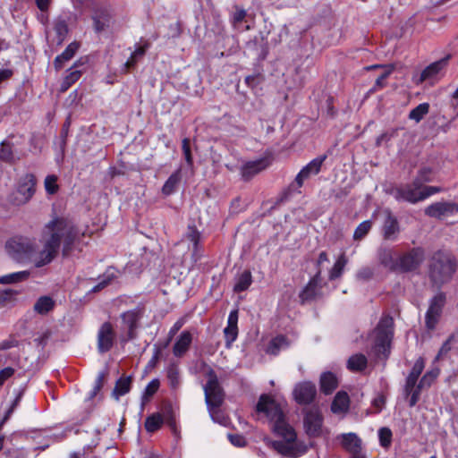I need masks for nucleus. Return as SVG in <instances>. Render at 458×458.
<instances>
[{"mask_svg":"<svg viewBox=\"0 0 458 458\" xmlns=\"http://www.w3.org/2000/svg\"><path fill=\"white\" fill-rule=\"evenodd\" d=\"M78 237L75 226L64 218H55L47 223L42 234L43 249L37 252L34 239L16 236L5 243L8 255L17 262L32 261L35 267H40L49 264L56 256L61 243L63 255L68 256L72 250Z\"/></svg>","mask_w":458,"mask_h":458,"instance_id":"f257e3e1","label":"nucleus"},{"mask_svg":"<svg viewBox=\"0 0 458 458\" xmlns=\"http://www.w3.org/2000/svg\"><path fill=\"white\" fill-rule=\"evenodd\" d=\"M256 411L264 413L272 423L273 431L282 440H275L271 443L272 447L284 456L296 458L305 453V448L296 443V433L294 429L285 421L284 415L279 404L267 395H261Z\"/></svg>","mask_w":458,"mask_h":458,"instance_id":"f03ea898","label":"nucleus"},{"mask_svg":"<svg viewBox=\"0 0 458 458\" xmlns=\"http://www.w3.org/2000/svg\"><path fill=\"white\" fill-rule=\"evenodd\" d=\"M456 269L455 263L448 252L438 250L433 254L429 263V278L440 286L448 282Z\"/></svg>","mask_w":458,"mask_h":458,"instance_id":"7ed1b4c3","label":"nucleus"},{"mask_svg":"<svg viewBox=\"0 0 458 458\" xmlns=\"http://www.w3.org/2000/svg\"><path fill=\"white\" fill-rule=\"evenodd\" d=\"M394 320L390 316H384L370 335L373 341L372 350L379 359H386L390 352V344L393 337Z\"/></svg>","mask_w":458,"mask_h":458,"instance_id":"20e7f679","label":"nucleus"},{"mask_svg":"<svg viewBox=\"0 0 458 458\" xmlns=\"http://www.w3.org/2000/svg\"><path fill=\"white\" fill-rule=\"evenodd\" d=\"M206 376L208 378L204 386L206 404L212 420L221 423L216 417L219 415V407L224 401V391L214 370L208 369Z\"/></svg>","mask_w":458,"mask_h":458,"instance_id":"39448f33","label":"nucleus"},{"mask_svg":"<svg viewBox=\"0 0 458 458\" xmlns=\"http://www.w3.org/2000/svg\"><path fill=\"white\" fill-rule=\"evenodd\" d=\"M36 178L32 174H27L22 176L8 199L9 202L15 206H21L26 204L35 193Z\"/></svg>","mask_w":458,"mask_h":458,"instance_id":"423d86ee","label":"nucleus"},{"mask_svg":"<svg viewBox=\"0 0 458 458\" xmlns=\"http://www.w3.org/2000/svg\"><path fill=\"white\" fill-rule=\"evenodd\" d=\"M389 194L398 202H408L416 204L421 200V189L415 185L412 181L411 183L399 184L389 191Z\"/></svg>","mask_w":458,"mask_h":458,"instance_id":"0eeeda50","label":"nucleus"},{"mask_svg":"<svg viewBox=\"0 0 458 458\" xmlns=\"http://www.w3.org/2000/svg\"><path fill=\"white\" fill-rule=\"evenodd\" d=\"M424 259V250L420 247L412 248L398 257V271H415L420 268Z\"/></svg>","mask_w":458,"mask_h":458,"instance_id":"6e6552de","label":"nucleus"},{"mask_svg":"<svg viewBox=\"0 0 458 458\" xmlns=\"http://www.w3.org/2000/svg\"><path fill=\"white\" fill-rule=\"evenodd\" d=\"M303 425L309 437H316L322 434L323 417L317 408H309L304 411Z\"/></svg>","mask_w":458,"mask_h":458,"instance_id":"1a4fd4ad","label":"nucleus"},{"mask_svg":"<svg viewBox=\"0 0 458 458\" xmlns=\"http://www.w3.org/2000/svg\"><path fill=\"white\" fill-rule=\"evenodd\" d=\"M445 302V295L443 293H438L431 299L425 317L426 327L428 329H435L440 318Z\"/></svg>","mask_w":458,"mask_h":458,"instance_id":"9d476101","label":"nucleus"},{"mask_svg":"<svg viewBox=\"0 0 458 458\" xmlns=\"http://www.w3.org/2000/svg\"><path fill=\"white\" fill-rule=\"evenodd\" d=\"M321 269L318 268L315 276L310 280L307 285L300 293L302 302L311 301L322 296Z\"/></svg>","mask_w":458,"mask_h":458,"instance_id":"9b49d317","label":"nucleus"},{"mask_svg":"<svg viewBox=\"0 0 458 458\" xmlns=\"http://www.w3.org/2000/svg\"><path fill=\"white\" fill-rule=\"evenodd\" d=\"M115 340V332L109 322L103 323L98 331V351L100 353L111 350Z\"/></svg>","mask_w":458,"mask_h":458,"instance_id":"f8f14e48","label":"nucleus"},{"mask_svg":"<svg viewBox=\"0 0 458 458\" xmlns=\"http://www.w3.org/2000/svg\"><path fill=\"white\" fill-rule=\"evenodd\" d=\"M142 317V312L139 309L125 311L121 314L122 329L127 332V338L125 341L132 340L136 337V329L138 323Z\"/></svg>","mask_w":458,"mask_h":458,"instance_id":"ddd939ff","label":"nucleus"},{"mask_svg":"<svg viewBox=\"0 0 458 458\" xmlns=\"http://www.w3.org/2000/svg\"><path fill=\"white\" fill-rule=\"evenodd\" d=\"M326 158V155L319 156L312 159L309 164L302 167L295 178V183L298 188H301L303 185V182L306 179L312 175H316L320 172L321 166Z\"/></svg>","mask_w":458,"mask_h":458,"instance_id":"4468645a","label":"nucleus"},{"mask_svg":"<svg viewBox=\"0 0 458 458\" xmlns=\"http://www.w3.org/2000/svg\"><path fill=\"white\" fill-rule=\"evenodd\" d=\"M426 215L431 217L441 218L458 213V204L454 202L440 201L429 205L425 209Z\"/></svg>","mask_w":458,"mask_h":458,"instance_id":"2eb2a0df","label":"nucleus"},{"mask_svg":"<svg viewBox=\"0 0 458 458\" xmlns=\"http://www.w3.org/2000/svg\"><path fill=\"white\" fill-rule=\"evenodd\" d=\"M384 222L382 225V234L385 240L395 241L400 233V226L397 218L386 209L384 211Z\"/></svg>","mask_w":458,"mask_h":458,"instance_id":"dca6fc26","label":"nucleus"},{"mask_svg":"<svg viewBox=\"0 0 458 458\" xmlns=\"http://www.w3.org/2000/svg\"><path fill=\"white\" fill-rule=\"evenodd\" d=\"M316 386L310 382H303L298 384L293 391L296 402L301 404L311 403L316 395Z\"/></svg>","mask_w":458,"mask_h":458,"instance_id":"f3484780","label":"nucleus"},{"mask_svg":"<svg viewBox=\"0 0 458 458\" xmlns=\"http://www.w3.org/2000/svg\"><path fill=\"white\" fill-rule=\"evenodd\" d=\"M238 312L237 310H232L228 316L227 326L224 329L225 337V345L230 348L232 344L236 340L238 335Z\"/></svg>","mask_w":458,"mask_h":458,"instance_id":"a211bd4d","label":"nucleus"},{"mask_svg":"<svg viewBox=\"0 0 458 458\" xmlns=\"http://www.w3.org/2000/svg\"><path fill=\"white\" fill-rule=\"evenodd\" d=\"M341 445L352 454H357L361 447V440L355 433H343L337 436Z\"/></svg>","mask_w":458,"mask_h":458,"instance_id":"6ab92c4d","label":"nucleus"},{"mask_svg":"<svg viewBox=\"0 0 458 458\" xmlns=\"http://www.w3.org/2000/svg\"><path fill=\"white\" fill-rule=\"evenodd\" d=\"M449 56H445L427 66L420 73L418 82L434 79L447 64Z\"/></svg>","mask_w":458,"mask_h":458,"instance_id":"aec40b11","label":"nucleus"},{"mask_svg":"<svg viewBox=\"0 0 458 458\" xmlns=\"http://www.w3.org/2000/svg\"><path fill=\"white\" fill-rule=\"evenodd\" d=\"M379 263L391 271H398V258H395L394 251L389 248H381L377 251Z\"/></svg>","mask_w":458,"mask_h":458,"instance_id":"412c9836","label":"nucleus"},{"mask_svg":"<svg viewBox=\"0 0 458 458\" xmlns=\"http://www.w3.org/2000/svg\"><path fill=\"white\" fill-rule=\"evenodd\" d=\"M192 335L189 331H182L173 346V353L175 357H182L190 349Z\"/></svg>","mask_w":458,"mask_h":458,"instance_id":"4be33fe9","label":"nucleus"},{"mask_svg":"<svg viewBox=\"0 0 458 458\" xmlns=\"http://www.w3.org/2000/svg\"><path fill=\"white\" fill-rule=\"evenodd\" d=\"M14 142L12 139L4 140L0 145V161L13 164L20 160L24 155H16L13 152Z\"/></svg>","mask_w":458,"mask_h":458,"instance_id":"5701e85b","label":"nucleus"},{"mask_svg":"<svg viewBox=\"0 0 458 458\" xmlns=\"http://www.w3.org/2000/svg\"><path fill=\"white\" fill-rule=\"evenodd\" d=\"M80 47V44L76 41L72 42L67 46L64 51L58 55L54 60V66L56 71L61 70L64 64L70 61L76 54Z\"/></svg>","mask_w":458,"mask_h":458,"instance_id":"b1692460","label":"nucleus"},{"mask_svg":"<svg viewBox=\"0 0 458 458\" xmlns=\"http://www.w3.org/2000/svg\"><path fill=\"white\" fill-rule=\"evenodd\" d=\"M267 166L266 159H258L244 164L242 167V176L245 180H250L255 174H259Z\"/></svg>","mask_w":458,"mask_h":458,"instance_id":"393cba45","label":"nucleus"},{"mask_svg":"<svg viewBox=\"0 0 458 458\" xmlns=\"http://www.w3.org/2000/svg\"><path fill=\"white\" fill-rule=\"evenodd\" d=\"M349 404L350 400L347 393L338 392L332 402L331 411L335 414L345 413L349 409Z\"/></svg>","mask_w":458,"mask_h":458,"instance_id":"a878e982","label":"nucleus"},{"mask_svg":"<svg viewBox=\"0 0 458 458\" xmlns=\"http://www.w3.org/2000/svg\"><path fill=\"white\" fill-rule=\"evenodd\" d=\"M336 377L331 372H325L320 377L321 391L326 394H331L337 387Z\"/></svg>","mask_w":458,"mask_h":458,"instance_id":"bb28decb","label":"nucleus"},{"mask_svg":"<svg viewBox=\"0 0 458 458\" xmlns=\"http://www.w3.org/2000/svg\"><path fill=\"white\" fill-rule=\"evenodd\" d=\"M368 364L367 357L362 353L352 355L347 361V368L351 371H361Z\"/></svg>","mask_w":458,"mask_h":458,"instance_id":"cd10ccee","label":"nucleus"},{"mask_svg":"<svg viewBox=\"0 0 458 458\" xmlns=\"http://www.w3.org/2000/svg\"><path fill=\"white\" fill-rule=\"evenodd\" d=\"M289 342L284 335H277L273 338L267 349V352L269 354L276 355L281 350H284L288 347Z\"/></svg>","mask_w":458,"mask_h":458,"instance_id":"c85d7f7f","label":"nucleus"},{"mask_svg":"<svg viewBox=\"0 0 458 458\" xmlns=\"http://www.w3.org/2000/svg\"><path fill=\"white\" fill-rule=\"evenodd\" d=\"M131 377H121L116 381L115 386L112 392L113 397L116 400L125 394H127L131 389Z\"/></svg>","mask_w":458,"mask_h":458,"instance_id":"c756f323","label":"nucleus"},{"mask_svg":"<svg viewBox=\"0 0 458 458\" xmlns=\"http://www.w3.org/2000/svg\"><path fill=\"white\" fill-rule=\"evenodd\" d=\"M110 15L107 10L96 12L93 16L94 28L97 32L103 31L109 25Z\"/></svg>","mask_w":458,"mask_h":458,"instance_id":"7c9ffc66","label":"nucleus"},{"mask_svg":"<svg viewBox=\"0 0 458 458\" xmlns=\"http://www.w3.org/2000/svg\"><path fill=\"white\" fill-rule=\"evenodd\" d=\"M181 181V169H177L166 180L162 188L163 194L168 196L175 191L177 185Z\"/></svg>","mask_w":458,"mask_h":458,"instance_id":"2f4dec72","label":"nucleus"},{"mask_svg":"<svg viewBox=\"0 0 458 458\" xmlns=\"http://www.w3.org/2000/svg\"><path fill=\"white\" fill-rule=\"evenodd\" d=\"M55 307L54 300L49 296H41L34 304V310L41 315L47 314Z\"/></svg>","mask_w":458,"mask_h":458,"instance_id":"473e14b6","label":"nucleus"},{"mask_svg":"<svg viewBox=\"0 0 458 458\" xmlns=\"http://www.w3.org/2000/svg\"><path fill=\"white\" fill-rule=\"evenodd\" d=\"M30 272L27 270L19 271L0 276V284H12L25 281L29 278Z\"/></svg>","mask_w":458,"mask_h":458,"instance_id":"72a5a7b5","label":"nucleus"},{"mask_svg":"<svg viewBox=\"0 0 458 458\" xmlns=\"http://www.w3.org/2000/svg\"><path fill=\"white\" fill-rule=\"evenodd\" d=\"M166 373L169 386L173 389H177L181 384V377L178 366L174 363L170 364L167 368Z\"/></svg>","mask_w":458,"mask_h":458,"instance_id":"f704fd0d","label":"nucleus"},{"mask_svg":"<svg viewBox=\"0 0 458 458\" xmlns=\"http://www.w3.org/2000/svg\"><path fill=\"white\" fill-rule=\"evenodd\" d=\"M164 423V418L160 413H153L146 419L145 428L148 432L157 431Z\"/></svg>","mask_w":458,"mask_h":458,"instance_id":"c9c22d12","label":"nucleus"},{"mask_svg":"<svg viewBox=\"0 0 458 458\" xmlns=\"http://www.w3.org/2000/svg\"><path fill=\"white\" fill-rule=\"evenodd\" d=\"M434 180L433 172L428 167L421 168L413 182L415 185H418L420 189L424 188L423 185L426 182H430Z\"/></svg>","mask_w":458,"mask_h":458,"instance_id":"e433bc0d","label":"nucleus"},{"mask_svg":"<svg viewBox=\"0 0 458 458\" xmlns=\"http://www.w3.org/2000/svg\"><path fill=\"white\" fill-rule=\"evenodd\" d=\"M428 111L429 104L421 103L410 111L409 118L411 120L415 121L416 123H420L423 119V117L428 113Z\"/></svg>","mask_w":458,"mask_h":458,"instance_id":"4c0bfd02","label":"nucleus"},{"mask_svg":"<svg viewBox=\"0 0 458 458\" xmlns=\"http://www.w3.org/2000/svg\"><path fill=\"white\" fill-rule=\"evenodd\" d=\"M115 277L114 270L110 268L107 269L105 274L99 277V282L92 289V293H97L107 286Z\"/></svg>","mask_w":458,"mask_h":458,"instance_id":"58836bf2","label":"nucleus"},{"mask_svg":"<svg viewBox=\"0 0 458 458\" xmlns=\"http://www.w3.org/2000/svg\"><path fill=\"white\" fill-rule=\"evenodd\" d=\"M252 282L251 274L250 271H243L239 277L237 278V282L234 285L235 292H242L249 288Z\"/></svg>","mask_w":458,"mask_h":458,"instance_id":"ea45409f","label":"nucleus"},{"mask_svg":"<svg viewBox=\"0 0 458 458\" xmlns=\"http://www.w3.org/2000/svg\"><path fill=\"white\" fill-rule=\"evenodd\" d=\"M54 30L56 34V44L62 45L68 33V26L63 20L56 21L55 22Z\"/></svg>","mask_w":458,"mask_h":458,"instance_id":"a19ab883","label":"nucleus"},{"mask_svg":"<svg viewBox=\"0 0 458 458\" xmlns=\"http://www.w3.org/2000/svg\"><path fill=\"white\" fill-rule=\"evenodd\" d=\"M346 263H347V260H346L344 255V254L341 255L337 259V260L335 261V263L334 264L333 267L331 268V270L329 272V279L335 280V279L340 277Z\"/></svg>","mask_w":458,"mask_h":458,"instance_id":"79ce46f5","label":"nucleus"},{"mask_svg":"<svg viewBox=\"0 0 458 458\" xmlns=\"http://www.w3.org/2000/svg\"><path fill=\"white\" fill-rule=\"evenodd\" d=\"M392 431L389 428L384 427L378 429V438L380 445L384 448H387L392 443Z\"/></svg>","mask_w":458,"mask_h":458,"instance_id":"37998d69","label":"nucleus"},{"mask_svg":"<svg viewBox=\"0 0 458 458\" xmlns=\"http://www.w3.org/2000/svg\"><path fill=\"white\" fill-rule=\"evenodd\" d=\"M146 49V46H140L131 53L130 58L124 64L126 70L134 66L138 59L144 55Z\"/></svg>","mask_w":458,"mask_h":458,"instance_id":"c03bdc74","label":"nucleus"},{"mask_svg":"<svg viewBox=\"0 0 458 458\" xmlns=\"http://www.w3.org/2000/svg\"><path fill=\"white\" fill-rule=\"evenodd\" d=\"M45 190L48 194H55L57 192L59 187L57 184V176L55 174L47 175L44 181Z\"/></svg>","mask_w":458,"mask_h":458,"instance_id":"a18cd8bd","label":"nucleus"},{"mask_svg":"<svg viewBox=\"0 0 458 458\" xmlns=\"http://www.w3.org/2000/svg\"><path fill=\"white\" fill-rule=\"evenodd\" d=\"M372 223L369 220L360 223L354 231V240H361L371 229Z\"/></svg>","mask_w":458,"mask_h":458,"instance_id":"49530a36","label":"nucleus"},{"mask_svg":"<svg viewBox=\"0 0 458 458\" xmlns=\"http://www.w3.org/2000/svg\"><path fill=\"white\" fill-rule=\"evenodd\" d=\"M83 63L81 62V60H78L76 61L72 67L70 69V72L69 74H67L65 76V78L70 81L72 82V84L75 83L77 81H79V79L81 78V74H82V72L80 71V70H77L76 68L80 65V64H82Z\"/></svg>","mask_w":458,"mask_h":458,"instance_id":"de8ad7c7","label":"nucleus"},{"mask_svg":"<svg viewBox=\"0 0 458 458\" xmlns=\"http://www.w3.org/2000/svg\"><path fill=\"white\" fill-rule=\"evenodd\" d=\"M182 148L185 161L189 166H192L193 159L191 152L190 140L185 138L182 141Z\"/></svg>","mask_w":458,"mask_h":458,"instance_id":"09e8293b","label":"nucleus"},{"mask_svg":"<svg viewBox=\"0 0 458 458\" xmlns=\"http://www.w3.org/2000/svg\"><path fill=\"white\" fill-rule=\"evenodd\" d=\"M424 367H425L424 360L422 358H419L415 361V363L411 369V371L410 372L409 375L411 377H414L415 378H419V377L420 376L421 372L424 369Z\"/></svg>","mask_w":458,"mask_h":458,"instance_id":"8fccbe9b","label":"nucleus"},{"mask_svg":"<svg viewBox=\"0 0 458 458\" xmlns=\"http://www.w3.org/2000/svg\"><path fill=\"white\" fill-rule=\"evenodd\" d=\"M454 339V335L449 336V338L442 344L437 355L436 356L435 360H438L445 357L452 348L451 342Z\"/></svg>","mask_w":458,"mask_h":458,"instance_id":"3c124183","label":"nucleus"},{"mask_svg":"<svg viewBox=\"0 0 458 458\" xmlns=\"http://www.w3.org/2000/svg\"><path fill=\"white\" fill-rule=\"evenodd\" d=\"M384 69H385L384 72L379 77H377V79L376 80V84H375L376 87L383 88L385 86V81L390 75V73L393 72L394 67H393V65H388V66H384Z\"/></svg>","mask_w":458,"mask_h":458,"instance_id":"603ef678","label":"nucleus"},{"mask_svg":"<svg viewBox=\"0 0 458 458\" xmlns=\"http://www.w3.org/2000/svg\"><path fill=\"white\" fill-rule=\"evenodd\" d=\"M186 237L191 242H192V245L198 248L200 239V234L199 231H197L193 227H189V232L187 233Z\"/></svg>","mask_w":458,"mask_h":458,"instance_id":"864d4df0","label":"nucleus"},{"mask_svg":"<svg viewBox=\"0 0 458 458\" xmlns=\"http://www.w3.org/2000/svg\"><path fill=\"white\" fill-rule=\"evenodd\" d=\"M441 191V189L439 187H437V186H425L424 188L421 189V200H425L426 199H428V197L436 194V193H438Z\"/></svg>","mask_w":458,"mask_h":458,"instance_id":"5fc2aeb1","label":"nucleus"},{"mask_svg":"<svg viewBox=\"0 0 458 458\" xmlns=\"http://www.w3.org/2000/svg\"><path fill=\"white\" fill-rule=\"evenodd\" d=\"M418 378L408 375L405 382L404 392L406 394H410L413 390L416 389Z\"/></svg>","mask_w":458,"mask_h":458,"instance_id":"6e6d98bb","label":"nucleus"},{"mask_svg":"<svg viewBox=\"0 0 458 458\" xmlns=\"http://www.w3.org/2000/svg\"><path fill=\"white\" fill-rule=\"evenodd\" d=\"M159 387V381L157 379L151 380L145 388L144 395H153Z\"/></svg>","mask_w":458,"mask_h":458,"instance_id":"4d7b16f0","label":"nucleus"},{"mask_svg":"<svg viewBox=\"0 0 458 458\" xmlns=\"http://www.w3.org/2000/svg\"><path fill=\"white\" fill-rule=\"evenodd\" d=\"M230 442L237 447H242L246 445L245 438L241 435H228Z\"/></svg>","mask_w":458,"mask_h":458,"instance_id":"13d9d810","label":"nucleus"},{"mask_svg":"<svg viewBox=\"0 0 458 458\" xmlns=\"http://www.w3.org/2000/svg\"><path fill=\"white\" fill-rule=\"evenodd\" d=\"M373 276V270L370 267H362L357 273V278L360 280H369Z\"/></svg>","mask_w":458,"mask_h":458,"instance_id":"bf43d9fd","label":"nucleus"},{"mask_svg":"<svg viewBox=\"0 0 458 458\" xmlns=\"http://www.w3.org/2000/svg\"><path fill=\"white\" fill-rule=\"evenodd\" d=\"M13 372H14V369L10 367H7V368H4V369H2L0 371V386H2L7 378L12 377Z\"/></svg>","mask_w":458,"mask_h":458,"instance_id":"052dcab7","label":"nucleus"},{"mask_svg":"<svg viewBox=\"0 0 458 458\" xmlns=\"http://www.w3.org/2000/svg\"><path fill=\"white\" fill-rule=\"evenodd\" d=\"M435 379H433V377L428 375V374H425L421 379L420 380L419 384H418V387L419 388H424V387H428L431 386V384L433 383Z\"/></svg>","mask_w":458,"mask_h":458,"instance_id":"680f3d73","label":"nucleus"},{"mask_svg":"<svg viewBox=\"0 0 458 458\" xmlns=\"http://www.w3.org/2000/svg\"><path fill=\"white\" fill-rule=\"evenodd\" d=\"M422 388H419L418 386L416 387L415 390H413L409 395H411L410 397V400H409V404L411 407L414 406L419 399H420V391H421Z\"/></svg>","mask_w":458,"mask_h":458,"instance_id":"e2e57ef3","label":"nucleus"},{"mask_svg":"<svg viewBox=\"0 0 458 458\" xmlns=\"http://www.w3.org/2000/svg\"><path fill=\"white\" fill-rule=\"evenodd\" d=\"M184 325V319H178L169 330V336L172 338Z\"/></svg>","mask_w":458,"mask_h":458,"instance_id":"0e129e2a","label":"nucleus"},{"mask_svg":"<svg viewBox=\"0 0 458 458\" xmlns=\"http://www.w3.org/2000/svg\"><path fill=\"white\" fill-rule=\"evenodd\" d=\"M394 131H392L391 132H384L382 133L381 135H379L377 138V145H381L383 142H386L388 140H390V139L394 136Z\"/></svg>","mask_w":458,"mask_h":458,"instance_id":"69168bd1","label":"nucleus"},{"mask_svg":"<svg viewBox=\"0 0 458 458\" xmlns=\"http://www.w3.org/2000/svg\"><path fill=\"white\" fill-rule=\"evenodd\" d=\"M385 404V398L383 396H378L375 398L372 402V405L376 408L377 412H380Z\"/></svg>","mask_w":458,"mask_h":458,"instance_id":"338daca9","label":"nucleus"},{"mask_svg":"<svg viewBox=\"0 0 458 458\" xmlns=\"http://www.w3.org/2000/svg\"><path fill=\"white\" fill-rule=\"evenodd\" d=\"M246 16V11L244 9H238L233 14V21L235 23L241 22Z\"/></svg>","mask_w":458,"mask_h":458,"instance_id":"774afa93","label":"nucleus"}]
</instances>
